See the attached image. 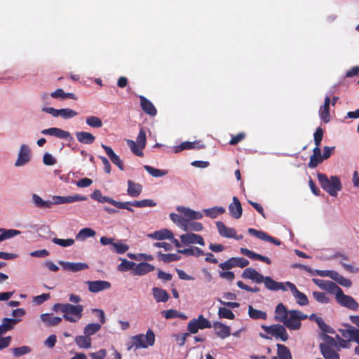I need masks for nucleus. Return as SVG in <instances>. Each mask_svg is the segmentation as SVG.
Segmentation results:
<instances>
[{
    "instance_id": "f257e3e1",
    "label": "nucleus",
    "mask_w": 359,
    "mask_h": 359,
    "mask_svg": "<svg viewBox=\"0 0 359 359\" xmlns=\"http://www.w3.org/2000/svg\"><path fill=\"white\" fill-rule=\"evenodd\" d=\"M307 318V316L299 310H290L287 318L283 321V325L280 324L272 325L270 326L262 325V328L269 334L276 338L280 339L283 341H286L289 337L285 327H287L291 330H299L301 327V320Z\"/></svg>"
},
{
    "instance_id": "f03ea898",
    "label": "nucleus",
    "mask_w": 359,
    "mask_h": 359,
    "mask_svg": "<svg viewBox=\"0 0 359 359\" xmlns=\"http://www.w3.org/2000/svg\"><path fill=\"white\" fill-rule=\"evenodd\" d=\"M155 342V334L154 332L149 329L146 334H139L131 337L130 343L128 344L127 350L147 348L151 346Z\"/></svg>"
},
{
    "instance_id": "7ed1b4c3",
    "label": "nucleus",
    "mask_w": 359,
    "mask_h": 359,
    "mask_svg": "<svg viewBox=\"0 0 359 359\" xmlns=\"http://www.w3.org/2000/svg\"><path fill=\"white\" fill-rule=\"evenodd\" d=\"M317 177L321 187L330 196H336L337 191L341 190L342 185L337 176H331L329 179L325 174L318 173Z\"/></svg>"
},
{
    "instance_id": "20e7f679",
    "label": "nucleus",
    "mask_w": 359,
    "mask_h": 359,
    "mask_svg": "<svg viewBox=\"0 0 359 359\" xmlns=\"http://www.w3.org/2000/svg\"><path fill=\"white\" fill-rule=\"evenodd\" d=\"M63 307V318L67 321L76 323L81 318L83 306L81 304L73 305L67 303L65 304Z\"/></svg>"
},
{
    "instance_id": "39448f33",
    "label": "nucleus",
    "mask_w": 359,
    "mask_h": 359,
    "mask_svg": "<svg viewBox=\"0 0 359 359\" xmlns=\"http://www.w3.org/2000/svg\"><path fill=\"white\" fill-rule=\"evenodd\" d=\"M212 323L205 318L202 314L199 315L197 318H193L187 325V330L191 334H196L199 330L205 328H211Z\"/></svg>"
},
{
    "instance_id": "423d86ee",
    "label": "nucleus",
    "mask_w": 359,
    "mask_h": 359,
    "mask_svg": "<svg viewBox=\"0 0 359 359\" xmlns=\"http://www.w3.org/2000/svg\"><path fill=\"white\" fill-rule=\"evenodd\" d=\"M87 197L79 194H74L73 196H53L52 200L50 201L51 207L53 205H60L64 203H71L76 201H86Z\"/></svg>"
},
{
    "instance_id": "0eeeda50",
    "label": "nucleus",
    "mask_w": 359,
    "mask_h": 359,
    "mask_svg": "<svg viewBox=\"0 0 359 359\" xmlns=\"http://www.w3.org/2000/svg\"><path fill=\"white\" fill-rule=\"evenodd\" d=\"M336 301L341 306L352 311H357L359 307L358 303L353 297L346 295L343 292L337 298Z\"/></svg>"
},
{
    "instance_id": "6e6552de",
    "label": "nucleus",
    "mask_w": 359,
    "mask_h": 359,
    "mask_svg": "<svg viewBox=\"0 0 359 359\" xmlns=\"http://www.w3.org/2000/svg\"><path fill=\"white\" fill-rule=\"evenodd\" d=\"M285 285L291 290L292 295L295 298L297 303L300 306H306L309 304V300L306 295L300 292L296 287V285L291 282H286Z\"/></svg>"
},
{
    "instance_id": "1a4fd4ad",
    "label": "nucleus",
    "mask_w": 359,
    "mask_h": 359,
    "mask_svg": "<svg viewBox=\"0 0 359 359\" xmlns=\"http://www.w3.org/2000/svg\"><path fill=\"white\" fill-rule=\"evenodd\" d=\"M31 159V150L26 144H22L18 154V159L15 163V166H22Z\"/></svg>"
},
{
    "instance_id": "9d476101",
    "label": "nucleus",
    "mask_w": 359,
    "mask_h": 359,
    "mask_svg": "<svg viewBox=\"0 0 359 359\" xmlns=\"http://www.w3.org/2000/svg\"><path fill=\"white\" fill-rule=\"evenodd\" d=\"M212 327H213L217 337L220 339H226L231 334V327L222 322L216 321L213 323Z\"/></svg>"
},
{
    "instance_id": "9b49d317",
    "label": "nucleus",
    "mask_w": 359,
    "mask_h": 359,
    "mask_svg": "<svg viewBox=\"0 0 359 359\" xmlns=\"http://www.w3.org/2000/svg\"><path fill=\"white\" fill-rule=\"evenodd\" d=\"M86 284L88 286V290L93 293L99 292L111 287V283L106 280H88Z\"/></svg>"
},
{
    "instance_id": "f8f14e48",
    "label": "nucleus",
    "mask_w": 359,
    "mask_h": 359,
    "mask_svg": "<svg viewBox=\"0 0 359 359\" xmlns=\"http://www.w3.org/2000/svg\"><path fill=\"white\" fill-rule=\"evenodd\" d=\"M348 329H340L339 331L341 336L348 341H353L359 344V329L348 325Z\"/></svg>"
},
{
    "instance_id": "ddd939ff",
    "label": "nucleus",
    "mask_w": 359,
    "mask_h": 359,
    "mask_svg": "<svg viewBox=\"0 0 359 359\" xmlns=\"http://www.w3.org/2000/svg\"><path fill=\"white\" fill-rule=\"evenodd\" d=\"M248 231L250 235L254 236L260 240L271 242L276 245H280L281 244V242L279 240L268 235L264 231H259L252 228L248 229Z\"/></svg>"
},
{
    "instance_id": "4468645a",
    "label": "nucleus",
    "mask_w": 359,
    "mask_h": 359,
    "mask_svg": "<svg viewBox=\"0 0 359 359\" xmlns=\"http://www.w3.org/2000/svg\"><path fill=\"white\" fill-rule=\"evenodd\" d=\"M180 240L184 244L198 243L202 246L205 245L203 238L201 235L193 233H188L180 236Z\"/></svg>"
},
{
    "instance_id": "2eb2a0df",
    "label": "nucleus",
    "mask_w": 359,
    "mask_h": 359,
    "mask_svg": "<svg viewBox=\"0 0 359 359\" xmlns=\"http://www.w3.org/2000/svg\"><path fill=\"white\" fill-rule=\"evenodd\" d=\"M263 283H264L266 288L271 291H286L287 290L285 287V283L284 284L283 283L275 281L269 276H264Z\"/></svg>"
},
{
    "instance_id": "dca6fc26",
    "label": "nucleus",
    "mask_w": 359,
    "mask_h": 359,
    "mask_svg": "<svg viewBox=\"0 0 359 359\" xmlns=\"http://www.w3.org/2000/svg\"><path fill=\"white\" fill-rule=\"evenodd\" d=\"M241 276L243 278L250 279L256 283H262L264 280L263 275L257 272L255 269L250 267L245 269Z\"/></svg>"
},
{
    "instance_id": "f3484780",
    "label": "nucleus",
    "mask_w": 359,
    "mask_h": 359,
    "mask_svg": "<svg viewBox=\"0 0 359 359\" xmlns=\"http://www.w3.org/2000/svg\"><path fill=\"white\" fill-rule=\"evenodd\" d=\"M230 215L236 218L239 219L242 216L243 209L241 202L236 196H233L232 202L229 205Z\"/></svg>"
},
{
    "instance_id": "a211bd4d",
    "label": "nucleus",
    "mask_w": 359,
    "mask_h": 359,
    "mask_svg": "<svg viewBox=\"0 0 359 359\" xmlns=\"http://www.w3.org/2000/svg\"><path fill=\"white\" fill-rule=\"evenodd\" d=\"M139 98L140 100L141 108L144 112L151 116H156L157 110L153 103L143 95H140Z\"/></svg>"
},
{
    "instance_id": "6ab92c4d",
    "label": "nucleus",
    "mask_w": 359,
    "mask_h": 359,
    "mask_svg": "<svg viewBox=\"0 0 359 359\" xmlns=\"http://www.w3.org/2000/svg\"><path fill=\"white\" fill-rule=\"evenodd\" d=\"M101 146L105 151L107 155L108 156V157L109 158L111 161L114 164H115L121 170H124L123 163L121 160L120 157L114 153L113 149L110 147L107 146L103 144H102Z\"/></svg>"
},
{
    "instance_id": "aec40b11",
    "label": "nucleus",
    "mask_w": 359,
    "mask_h": 359,
    "mask_svg": "<svg viewBox=\"0 0 359 359\" xmlns=\"http://www.w3.org/2000/svg\"><path fill=\"white\" fill-rule=\"evenodd\" d=\"M41 133L43 135H48L55 136L61 139H69L72 138L71 134L68 131L63 130L58 128H50L41 130Z\"/></svg>"
},
{
    "instance_id": "412c9836",
    "label": "nucleus",
    "mask_w": 359,
    "mask_h": 359,
    "mask_svg": "<svg viewBox=\"0 0 359 359\" xmlns=\"http://www.w3.org/2000/svg\"><path fill=\"white\" fill-rule=\"evenodd\" d=\"M60 264L64 268V269L72 272H77L83 270L88 269L89 268L86 263L81 262H60Z\"/></svg>"
},
{
    "instance_id": "4be33fe9",
    "label": "nucleus",
    "mask_w": 359,
    "mask_h": 359,
    "mask_svg": "<svg viewBox=\"0 0 359 359\" xmlns=\"http://www.w3.org/2000/svg\"><path fill=\"white\" fill-rule=\"evenodd\" d=\"M323 161V158L321 155V149L320 146H316L313 149V154L310 156V160L308 166L310 168H315L318 164Z\"/></svg>"
},
{
    "instance_id": "5701e85b",
    "label": "nucleus",
    "mask_w": 359,
    "mask_h": 359,
    "mask_svg": "<svg viewBox=\"0 0 359 359\" xmlns=\"http://www.w3.org/2000/svg\"><path fill=\"white\" fill-rule=\"evenodd\" d=\"M216 226L220 236L225 238H236V231L234 229L227 227L221 221L217 222Z\"/></svg>"
},
{
    "instance_id": "b1692460",
    "label": "nucleus",
    "mask_w": 359,
    "mask_h": 359,
    "mask_svg": "<svg viewBox=\"0 0 359 359\" xmlns=\"http://www.w3.org/2000/svg\"><path fill=\"white\" fill-rule=\"evenodd\" d=\"M135 266L133 273L136 276H142L155 269L154 266L144 262L135 264Z\"/></svg>"
},
{
    "instance_id": "393cba45",
    "label": "nucleus",
    "mask_w": 359,
    "mask_h": 359,
    "mask_svg": "<svg viewBox=\"0 0 359 359\" xmlns=\"http://www.w3.org/2000/svg\"><path fill=\"white\" fill-rule=\"evenodd\" d=\"M319 348L325 359H340L339 353L330 347L329 344H320Z\"/></svg>"
},
{
    "instance_id": "a878e982",
    "label": "nucleus",
    "mask_w": 359,
    "mask_h": 359,
    "mask_svg": "<svg viewBox=\"0 0 359 359\" xmlns=\"http://www.w3.org/2000/svg\"><path fill=\"white\" fill-rule=\"evenodd\" d=\"M241 252L243 255H245L247 256L248 257H249L250 259H254V260H259L261 262H263L267 264H271V262L270 260V259L267 257H265V256H263V255H261L259 254H257L256 252H254L247 248H241Z\"/></svg>"
},
{
    "instance_id": "bb28decb",
    "label": "nucleus",
    "mask_w": 359,
    "mask_h": 359,
    "mask_svg": "<svg viewBox=\"0 0 359 359\" xmlns=\"http://www.w3.org/2000/svg\"><path fill=\"white\" fill-rule=\"evenodd\" d=\"M127 194L131 197H137L142 191V186L130 180H128Z\"/></svg>"
},
{
    "instance_id": "cd10ccee",
    "label": "nucleus",
    "mask_w": 359,
    "mask_h": 359,
    "mask_svg": "<svg viewBox=\"0 0 359 359\" xmlns=\"http://www.w3.org/2000/svg\"><path fill=\"white\" fill-rule=\"evenodd\" d=\"M41 320L48 327H53L60 324L62 321V318L58 316H53L50 313H43L40 316Z\"/></svg>"
},
{
    "instance_id": "c85d7f7f",
    "label": "nucleus",
    "mask_w": 359,
    "mask_h": 359,
    "mask_svg": "<svg viewBox=\"0 0 359 359\" xmlns=\"http://www.w3.org/2000/svg\"><path fill=\"white\" fill-rule=\"evenodd\" d=\"M290 311L284 306L283 303H279L275 310V320L283 323V321L287 318Z\"/></svg>"
},
{
    "instance_id": "c756f323",
    "label": "nucleus",
    "mask_w": 359,
    "mask_h": 359,
    "mask_svg": "<svg viewBox=\"0 0 359 359\" xmlns=\"http://www.w3.org/2000/svg\"><path fill=\"white\" fill-rule=\"evenodd\" d=\"M172 232L167 229L156 231L154 233L149 234V237L156 240L171 239L172 238Z\"/></svg>"
},
{
    "instance_id": "7c9ffc66",
    "label": "nucleus",
    "mask_w": 359,
    "mask_h": 359,
    "mask_svg": "<svg viewBox=\"0 0 359 359\" xmlns=\"http://www.w3.org/2000/svg\"><path fill=\"white\" fill-rule=\"evenodd\" d=\"M75 135L77 140L82 144H90L95 140V137L88 132H76Z\"/></svg>"
},
{
    "instance_id": "2f4dec72",
    "label": "nucleus",
    "mask_w": 359,
    "mask_h": 359,
    "mask_svg": "<svg viewBox=\"0 0 359 359\" xmlns=\"http://www.w3.org/2000/svg\"><path fill=\"white\" fill-rule=\"evenodd\" d=\"M152 292L156 302H166L170 298L169 294L163 289L154 287Z\"/></svg>"
},
{
    "instance_id": "473e14b6",
    "label": "nucleus",
    "mask_w": 359,
    "mask_h": 359,
    "mask_svg": "<svg viewBox=\"0 0 359 359\" xmlns=\"http://www.w3.org/2000/svg\"><path fill=\"white\" fill-rule=\"evenodd\" d=\"M198 142H183L179 146L176 147L175 149V152L178 153L185 149H203L205 147L203 144L198 145Z\"/></svg>"
},
{
    "instance_id": "72a5a7b5",
    "label": "nucleus",
    "mask_w": 359,
    "mask_h": 359,
    "mask_svg": "<svg viewBox=\"0 0 359 359\" xmlns=\"http://www.w3.org/2000/svg\"><path fill=\"white\" fill-rule=\"evenodd\" d=\"M248 316L253 320H266L267 318L266 312L256 309L252 305L248 306Z\"/></svg>"
},
{
    "instance_id": "f704fd0d",
    "label": "nucleus",
    "mask_w": 359,
    "mask_h": 359,
    "mask_svg": "<svg viewBox=\"0 0 359 359\" xmlns=\"http://www.w3.org/2000/svg\"><path fill=\"white\" fill-rule=\"evenodd\" d=\"M32 202L34 205L38 208L50 209L51 208L50 201H44L36 194H33L32 196Z\"/></svg>"
},
{
    "instance_id": "c9c22d12",
    "label": "nucleus",
    "mask_w": 359,
    "mask_h": 359,
    "mask_svg": "<svg viewBox=\"0 0 359 359\" xmlns=\"http://www.w3.org/2000/svg\"><path fill=\"white\" fill-rule=\"evenodd\" d=\"M91 198L101 203H108L112 205H114L115 200L109 197L102 196L100 190L96 189L91 194Z\"/></svg>"
},
{
    "instance_id": "e433bc0d",
    "label": "nucleus",
    "mask_w": 359,
    "mask_h": 359,
    "mask_svg": "<svg viewBox=\"0 0 359 359\" xmlns=\"http://www.w3.org/2000/svg\"><path fill=\"white\" fill-rule=\"evenodd\" d=\"M75 343L80 348H89L92 345V339L87 335H79L75 337Z\"/></svg>"
},
{
    "instance_id": "4c0bfd02",
    "label": "nucleus",
    "mask_w": 359,
    "mask_h": 359,
    "mask_svg": "<svg viewBox=\"0 0 359 359\" xmlns=\"http://www.w3.org/2000/svg\"><path fill=\"white\" fill-rule=\"evenodd\" d=\"M177 210L182 211L184 216L189 219H200L203 217L201 212L194 211L187 208H178Z\"/></svg>"
},
{
    "instance_id": "58836bf2",
    "label": "nucleus",
    "mask_w": 359,
    "mask_h": 359,
    "mask_svg": "<svg viewBox=\"0 0 359 359\" xmlns=\"http://www.w3.org/2000/svg\"><path fill=\"white\" fill-rule=\"evenodd\" d=\"M277 354L280 359H292L290 349L283 344H277Z\"/></svg>"
},
{
    "instance_id": "ea45409f",
    "label": "nucleus",
    "mask_w": 359,
    "mask_h": 359,
    "mask_svg": "<svg viewBox=\"0 0 359 359\" xmlns=\"http://www.w3.org/2000/svg\"><path fill=\"white\" fill-rule=\"evenodd\" d=\"M21 319L20 318H4L2 319V323L1 324L5 331L7 332L14 328V327L20 322Z\"/></svg>"
},
{
    "instance_id": "a19ab883",
    "label": "nucleus",
    "mask_w": 359,
    "mask_h": 359,
    "mask_svg": "<svg viewBox=\"0 0 359 359\" xmlns=\"http://www.w3.org/2000/svg\"><path fill=\"white\" fill-rule=\"evenodd\" d=\"M20 233V231L15 229H0V243L6 240L15 237Z\"/></svg>"
},
{
    "instance_id": "79ce46f5",
    "label": "nucleus",
    "mask_w": 359,
    "mask_h": 359,
    "mask_svg": "<svg viewBox=\"0 0 359 359\" xmlns=\"http://www.w3.org/2000/svg\"><path fill=\"white\" fill-rule=\"evenodd\" d=\"M177 252L187 256L199 257L204 255V252L198 247H193L184 250H178Z\"/></svg>"
},
{
    "instance_id": "37998d69",
    "label": "nucleus",
    "mask_w": 359,
    "mask_h": 359,
    "mask_svg": "<svg viewBox=\"0 0 359 359\" xmlns=\"http://www.w3.org/2000/svg\"><path fill=\"white\" fill-rule=\"evenodd\" d=\"M101 329V325L100 323H89L83 330V334L90 337L91 335L95 334Z\"/></svg>"
},
{
    "instance_id": "c03bdc74",
    "label": "nucleus",
    "mask_w": 359,
    "mask_h": 359,
    "mask_svg": "<svg viewBox=\"0 0 359 359\" xmlns=\"http://www.w3.org/2000/svg\"><path fill=\"white\" fill-rule=\"evenodd\" d=\"M95 235V231L90 228H83L79 231L76 236L77 240H85L89 237H93Z\"/></svg>"
},
{
    "instance_id": "a18cd8bd",
    "label": "nucleus",
    "mask_w": 359,
    "mask_h": 359,
    "mask_svg": "<svg viewBox=\"0 0 359 359\" xmlns=\"http://www.w3.org/2000/svg\"><path fill=\"white\" fill-rule=\"evenodd\" d=\"M217 314L219 318H225L229 320H233L235 318L234 313L231 311V309L226 308V306L219 307Z\"/></svg>"
},
{
    "instance_id": "49530a36",
    "label": "nucleus",
    "mask_w": 359,
    "mask_h": 359,
    "mask_svg": "<svg viewBox=\"0 0 359 359\" xmlns=\"http://www.w3.org/2000/svg\"><path fill=\"white\" fill-rule=\"evenodd\" d=\"M326 291L329 292L331 294H335V299L341 294L343 290L339 287L335 283L329 280L327 283Z\"/></svg>"
},
{
    "instance_id": "de8ad7c7",
    "label": "nucleus",
    "mask_w": 359,
    "mask_h": 359,
    "mask_svg": "<svg viewBox=\"0 0 359 359\" xmlns=\"http://www.w3.org/2000/svg\"><path fill=\"white\" fill-rule=\"evenodd\" d=\"M144 168L152 176L154 177H159L165 176L168 174V171L165 170H159L154 168L150 165H144Z\"/></svg>"
},
{
    "instance_id": "09e8293b",
    "label": "nucleus",
    "mask_w": 359,
    "mask_h": 359,
    "mask_svg": "<svg viewBox=\"0 0 359 359\" xmlns=\"http://www.w3.org/2000/svg\"><path fill=\"white\" fill-rule=\"evenodd\" d=\"M131 205L137 208L154 207L156 203L152 199L131 201Z\"/></svg>"
},
{
    "instance_id": "8fccbe9b",
    "label": "nucleus",
    "mask_w": 359,
    "mask_h": 359,
    "mask_svg": "<svg viewBox=\"0 0 359 359\" xmlns=\"http://www.w3.org/2000/svg\"><path fill=\"white\" fill-rule=\"evenodd\" d=\"M127 144L134 154L140 157H142L144 156V153L142 151L143 149H141L139 147V144L135 141L127 140Z\"/></svg>"
},
{
    "instance_id": "3c124183",
    "label": "nucleus",
    "mask_w": 359,
    "mask_h": 359,
    "mask_svg": "<svg viewBox=\"0 0 359 359\" xmlns=\"http://www.w3.org/2000/svg\"><path fill=\"white\" fill-rule=\"evenodd\" d=\"M158 257L165 263H170L180 259V256L177 254H163L161 252H158Z\"/></svg>"
},
{
    "instance_id": "603ef678",
    "label": "nucleus",
    "mask_w": 359,
    "mask_h": 359,
    "mask_svg": "<svg viewBox=\"0 0 359 359\" xmlns=\"http://www.w3.org/2000/svg\"><path fill=\"white\" fill-rule=\"evenodd\" d=\"M313 298L319 303L328 304L330 302V299L325 292H313Z\"/></svg>"
},
{
    "instance_id": "864d4df0",
    "label": "nucleus",
    "mask_w": 359,
    "mask_h": 359,
    "mask_svg": "<svg viewBox=\"0 0 359 359\" xmlns=\"http://www.w3.org/2000/svg\"><path fill=\"white\" fill-rule=\"evenodd\" d=\"M86 122L89 126L93 128H101L103 125L102 120L95 116L88 117Z\"/></svg>"
},
{
    "instance_id": "5fc2aeb1",
    "label": "nucleus",
    "mask_w": 359,
    "mask_h": 359,
    "mask_svg": "<svg viewBox=\"0 0 359 359\" xmlns=\"http://www.w3.org/2000/svg\"><path fill=\"white\" fill-rule=\"evenodd\" d=\"M135 263L123 259L121 263L118 266V270L120 271H127L135 268Z\"/></svg>"
},
{
    "instance_id": "6e6d98bb",
    "label": "nucleus",
    "mask_w": 359,
    "mask_h": 359,
    "mask_svg": "<svg viewBox=\"0 0 359 359\" xmlns=\"http://www.w3.org/2000/svg\"><path fill=\"white\" fill-rule=\"evenodd\" d=\"M52 241L53 243L59 245L62 247L71 246L74 243V240L73 238L62 239L54 238H53Z\"/></svg>"
},
{
    "instance_id": "4d7b16f0",
    "label": "nucleus",
    "mask_w": 359,
    "mask_h": 359,
    "mask_svg": "<svg viewBox=\"0 0 359 359\" xmlns=\"http://www.w3.org/2000/svg\"><path fill=\"white\" fill-rule=\"evenodd\" d=\"M319 114L320 118L325 123H329L330 121V107H320L319 110Z\"/></svg>"
},
{
    "instance_id": "13d9d810",
    "label": "nucleus",
    "mask_w": 359,
    "mask_h": 359,
    "mask_svg": "<svg viewBox=\"0 0 359 359\" xmlns=\"http://www.w3.org/2000/svg\"><path fill=\"white\" fill-rule=\"evenodd\" d=\"M316 323L318 324L319 328L324 332L332 333V329L327 325L322 318L316 317Z\"/></svg>"
},
{
    "instance_id": "bf43d9fd",
    "label": "nucleus",
    "mask_w": 359,
    "mask_h": 359,
    "mask_svg": "<svg viewBox=\"0 0 359 359\" xmlns=\"http://www.w3.org/2000/svg\"><path fill=\"white\" fill-rule=\"evenodd\" d=\"M77 112L71 109H60V116L65 119L71 118L77 115Z\"/></svg>"
},
{
    "instance_id": "052dcab7",
    "label": "nucleus",
    "mask_w": 359,
    "mask_h": 359,
    "mask_svg": "<svg viewBox=\"0 0 359 359\" xmlns=\"http://www.w3.org/2000/svg\"><path fill=\"white\" fill-rule=\"evenodd\" d=\"M31 352V348L29 346H23L13 349V353L15 357H20Z\"/></svg>"
},
{
    "instance_id": "680f3d73",
    "label": "nucleus",
    "mask_w": 359,
    "mask_h": 359,
    "mask_svg": "<svg viewBox=\"0 0 359 359\" xmlns=\"http://www.w3.org/2000/svg\"><path fill=\"white\" fill-rule=\"evenodd\" d=\"M137 143L141 149H144L146 146V133L143 128L140 130L137 137Z\"/></svg>"
},
{
    "instance_id": "e2e57ef3",
    "label": "nucleus",
    "mask_w": 359,
    "mask_h": 359,
    "mask_svg": "<svg viewBox=\"0 0 359 359\" xmlns=\"http://www.w3.org/2000/svg\"><path fill=\"white\" fill-rule=\"evenodd\" d=\"M233 266L243 268L249 264V261L243 257H232Z\"/></svg>"
},
{
    "instance_id": "0e129e2a",
    "label": "nucleus",
    "mask_w": 359,
    "mask_h": 359,
    "mask_svg": "<svg viewBox=\"0 0 359 359\" xmlns=\"http://www.w3.org/2000/svg\"><path fill=\"white\" fill-rule=\"evenodd\" d=\"M314 142L316 146H320L323 137V130L320 127L316 128L314 133Z\"/></svg>"
},
{
    "instance_id": "69168bd1",
    "label": "nucleus",
    "mask_w": 359,
    "mask_h": 359,
    "mask_svg": "<svg viewBox=\"0 0 359 359\" xmlns=\"http://www.w3.org/2000/svg\"><path fill=\"white\" fill-rule=\"evenodd\" d=\"M112 245L116 252L118 254H123L126 252L129 248L127 245L123 244L120 242L112 243Z\"/></svg>"
},
{
    "instance_id": "338daca9",
    "label": "nucleus",
    "mask_w": 359,
    "mask_h": 359,
    "mask_svg": "<svg viewBox=\"0 0 359 359\" xmlns=\"http://www.w3.org/2000/svg\"><path fill=\"white\" fill-rule=\"evenodd\" d=\"M162 313L166 319L176 318L177 317H180V312L174 309L163 311Z\"/></svg>"
},
{
    "instance_id": "774afa93",
    "label": "nucleus",
    "mask_w": 359,
    "mask_h": 359,
    "mask_svg": "<svg viewBox=\"0 0 359 359\" xmlns=\"http://www.w3.org/2000/svg\"><path fill=\"white\" fill-rule=\"evenodd\" d=\"M107 351L105 349H100V351L91 353L90 354L92 359H104L106 357Z\"/></svg>"
}]
</instances>
